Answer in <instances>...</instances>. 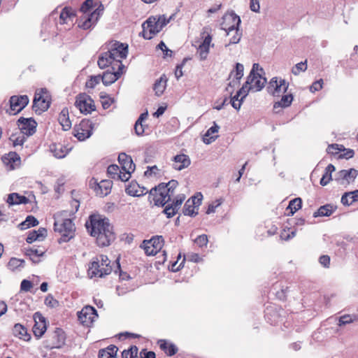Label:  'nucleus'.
I'll return each mask as SVG.
<instances>
[{
  "label": "nucleus",
  "mask_w": 358,
  "mask_h": 358,
  "mask_svg": "<svg viewBox=\"0 0 358 358\" xmlns=\"http://www.w3.org/2000/svg\"><path fill=\"white\" fill-rule=\"evenodd\" d=\"M244 66L242 64L236 63L235 71H233L230 73L229 78L235 73V79L236 81L233 80L234 86L239 82V80L242 78L243 76Z\"/></svg>",
  "instance_id": "obj_44"
},
{
  "label": "nucleus",
  "mask_w": 358,
  "mask_h": 358,
  "mask_svg": "<svg viewBox=\"0 0 358 358\" xmlns=\"http://www.w3.org/2000/svg\"><path fill=\"white\" fill-rule=\"evenodd\" d=\"M118 162L121 165L122 170H128L129 171H134L135 164L131 157L125 153H120L118 156Z\"/></svg>",
  "instance_id": "obj_24"
},
{
  "label": "nucleus",
  "mask_w": 358,
  "mask_h": 358,
  "mask_svg": "<svg viewBox=\"0 0 358 358\" xmlns=\"http://www.w3.org/2000/svg\"><path fill=\"white\" fill-rule=\"evenodd\" d=\"M293 101V96L292 94H286L282 96L281 99L276 102L273 108L275 110L277 108H286L290 106Z\"/></svg>",
  "instance_id": "obj_40"
},
{
  "label": "nucleus",
  "mask_w": 358,
  "mask_h": 358,
  "mask_svg": "<svg viewBox=\"0 0 358 358\" xmlns=\"http://www.w3.org/2000/svg\"><path fill=\"white\" fill-rule=\"evenodd\" d=\"M54 230L59 233L62 236L59 243H66L75 236L76 227L69 218H62V213L54 215Z\"/></svg>",
  "instance_id": "obj_2"
},
{
  "label": "nucleus",
  "mask_w": 358,
  "mask_h": 358,
  "mask_svg": "<svg viewBox=\"0 0 358 358\" xmlns=\"http://www.w3.org/2000/svg\"><path fill=\"white\" fill-rule=\"evenodd\" d=\"M66 336L64 331L60 328H56L52 335V341H47L45 348L50 350L61 348L65 344Z\"/></svg>",
  "instance_id": "obj_16"
},
{
  "label": "nucleus",
  "mask_w": 358,
  "mask_h": 358,
  "mask_svg": "<svg viewBox=\"0 0 358 358\" xmlns=\"http://www.w3.org/2000/svg\"><path fill=\"white\" fill-rule=\"evenodd\" d=\"M150 193L154 196L155 205L164 206L171 201V198L174 196L175 190L165 188L163 186V183H160L157 187L151 189Z\"/></svg>",
  "instance_id": "obj_6"
},
{
  "label": "nucleus",
  "mask_w": 358,
  "mask_h": 358,
  "mask_svg": "<svg viewBox=\"0 0 358 358\" xmlns=\"http://www.w3.org/2000/svg\"><path fill=\"white\" fill-rule=\"evenodd\" d=\"M191 160L188 155L185 154L177 155L173 157V167L178 171H181L188 167Z\"/></svg>",
  "instance_id": "obj_22"
},
{
  "label": "nucleus",
  "mask_w": 358,
  "mask_h": 358,
  "mask_svg": "<svg viewBox=\"0 0 358 358\" xmlns=\"http://www.w3.org/2000/svg\"><path fill=\"white\" fill-rule=\"evenodd\" d=\"M94 191L97 195L100 196H107L112 187V181L109 180H102L99 182L94 181Z\"/></svg>",
  "instance_id": "obj_20"
},
{
  "label": "nucleus",
  "mask_w": 358,
  "mask_h": 358,
  "mask_svg": "<svg viewBox=\"0 0 358 358\" xmlns=\"http://www.w3.org/2000/svg\"><path fill=\"white\" fill-rule=\"evenodd\" d=\"M44 254V250L41 248H36L34 247H29L25 249V255L29 256L30 259L34 263H37L39 262V257L43 256Z\"/></svg>",
  "instance_id": "obj_29"
},
{
  "label": "nucleus",
  "mask_w": 358,
  "mask_h": 358,
  "mask_svg": "<svg viewBox=\"0 0 358 358\" xmlns=\"http://www.w3.org/2000/svg\"><path fill=\"white\" fill-rule=\"evenodd\" d=\"M92 123L89 120H82L79 124L74 127V136L79 141H85L92 134Z\"/></svg>",
  "instance_id": "obj_13"
},
{
  "label": "nucleus",
  "mask_w": 358,
  "mask_h": 358,
  "mask_svg": "<svg viewBox=\"0 0 358 358\" xmlns=\"http://www.w3.org/2000/svg\"><path fill=\"white\" fill-rule=\"evenodd\" d=\"M323 80L320 79L315 82H314L310 87V90L312 92H315L316 91H319L322 88Z\"/></svg>",
  "instance_id": "obj_61"
},
{
  "label": "nucleus",
  "mask_w": 358,
  "mask_h": 358,
  "mask_svg": "<svg viewBox=\"0 0 358 358\" xmlns=\"http://www.w3.org/2000/svg\"><path fill=\"white\" fill-rule=\"evenodd\" d=\"M337 176L338 178L336 180H342L345 181L347 184H350L355 181L358 176V171L355 169H343L338 171ZM341 184H344V182H342Z\"/></svg>",
  "instance_id": "obj_21"
},
{
  "label": "nucleus",
  "mask_w": 358,
  "mask_h": 358,
  "mask_svg": "<svg viewBox=\"0 0 358 358\" xmlns=\"http://www.w3.org/2000/svg\"><path fill=\"white\" fill-rule=\"evenodd\" d=\"M58 120L64 131H68L71 127V122L69 117V110L64 108L59 115Z\"/></svg>",
  "instance_id": "obj_30"
},
{
  "label": "nucleus",
  "mask_w": 358,
  "mask_h": 358,
  "mask_svg": "<svg viewBox=\"0 0 358 358\" xmlns=\"http://www.w3.org/2000/svg\"><path fill=\"white\" fill-rule=\"evenodd\" d=\"M3 162L9 170H13L20 166L21 159L16 152H10L2 157Z\"/></svg>",
  "instance_id": "obj_19"
},
{
  "label": "nucleus",
  "mask_w": 358,
  "mask_h": 358,
  "mask_svg": "<svg viewBox=\"0 0 358 358\" xmlns=\"http://www.w3.org/2000/svg\"><path fill=\"white\" fill-rule=\"evenodd\" d=\"M252 78V80L249 83L247 82V84H249L254 91H260L264 87L265 83H266V79L262 77L260 73L255 74L254 78Z\"/></svg>",
  "instance_id": "obj_26"
},
{
  "label": "nucleus",
  "mask_w": 358,
  "mask_h": 358,
  "mask_svg": "<svg viewBox=\"0 0 358 358\" xmlns=\"http://www.w3.org/2000/svg\"><path fill=\"white\" fill-rule=\"evenodd\" d=\"M123 171H124V172H122L121 171L119 172V174L117 175L116 178L117 180H120L121 181L126 182L130 178L131 173L133 171H129L128 170H123Z\"/></svg>",
  "instance_id": "obj_59"
},
{
  "label": "nucleus",
  "mask_w": 358,
  "mask_h": 358,
  "mask_svg": "<svg viewBox=\"0 0 358 358\" xmlns=\"http://www.w3.org/2000/svg\"><path fill=\"white\" fill-rule=\"evenodd\" d=\"M115 62L117 63L119 69H122L124 65L122 60L125 59L128 53V45L118 41H112L109 44V48L107 51Z\"/></svg>",
  "instance_id": "obj_5"
},
{
  "label": "nucleus",
  "mask_w": 358,
  "mask_h": 358,
  "mask_svg": "<svg viewBox=\"0 0 358 358\" xmlns=\"http://www.w3.org/2000/svg\"><path fill=\"white\" fill-rule=\"evenodd\" d=\"M201 38H203V42L201 44L210 48L212 41V36L209 27H205L203 28Z\"/></svg>",
  "instance_id": "obj_46"
},
{
  "label": "nucleus",
  "mask_w": 358,
  "mask_h": 358,
  "mask_svg": "<svg viewBox=\"0 0 358 358\" xmlns=\"http://www.w3.org/2000/svg\"><path fill=\"white\" fill-rule=\"evenodd\" d=\"M195 206H194L189 200H187L183 207V213L185 215L194 216L197 214V212L194 211Z\"/></svg>",
  "instance_id": "obj_47"
},
{
  "label": "nucleus",
  "mask_w": 358,
  "mask_h": 358,
  "mask_svg": "<svg viewBox=\"0 0 358 358\" xmlns=\"http://www.w3.org/2000/svg\"><path fill=\"white\" fill-rule=\"evenodd\" d=\"M51 152L53 153V155L58 159L64 157L68 152L67 150L61 144L53 145L51 148Z\"/></svg>",
  "instance_id": "obj_43"
},
{
  "label": "nucleus",
  "mask_w": 358,
  "mask_h": 358,
  "mask_svg": "<svg viewBox=\"0 0 358 358\" xmlns=\"http://www.w3.org/2000/svg\"><path fill=\"white\" fill-rule=\"evenodd\" d=\"M99 17V13L94 10L90 14L81 17L78 26L83 29H89L96 24Z\"/></svg>",
  "instance_id": "obj_17"
},
{
  "label": "nucleus",
  "mask_w": 358,
  "mask_h": 358,
  "mask_svg": "<svg viewBox=\"0 0 358 358\" xmlns=\"http://www.w3.org/2000/svg\"><path fill=\"white\" fill-rule=\"evenodd\" d=\"M177 211L178 210L176 208V207L171 204L166 206L163 210L168 218L173 217L176 214Z\"/></svg>",
  "instance_id": "obj_56"
},
{
  "label": "nucleus",
  "mask_w": 358,
  "mask_h": 358,
  "mask_svg": "<svg viewBox=\"0 0 358 358\" xmlns=\"http://www.w3.org/2000/svg\"><path fill=\"white\" fill-rule=\"evenodd\" d=\"M164 245V238L162 236H156L150 240L143 241L141 247L147 255H155Z\"/></svg>",
  "instance_id": "obj_8"
},
{
  "label": "nucleus",
  "mask_w": 358,
  "mask_h": 358,
  "mask_svg": "<svg viewBox=\"0 0 358 358\" xmlns=\"http://www.w3.org/2000/svg\"><path fill=\"white\" fill-rule=\"evenodd\" d=\"M93 6V1L92 0H85L81 7H80V11L83 13V15H87L88 12L90 11Z\"/></svg>",
  "instance_id": "obj_55"
},
{
  "label": "nucleus",
  "mask_w": 358,
  "mask_h": 358,
  "mask_svg": "<svg viewBox=\"0 0 358 358\" xmlns=\"http://www.w3.org/2000/svg\"><path fill=\"white\" fill-rule=\"evenodd\" d=\"M219 129L220 127L214 122L213 126L210 127L205 134L203 142L206 144H210L214 141L218 137L217 134L218 133Z\"/></svg>",
  "instance_id": "obj_28"
},
{
  "label": "nucleus",
  "mask_w": 358,
  "mask_h": 358,
  "mask_svg": "<svg viewBox=\"0 0 358 358\" xmlns=\"http://www.w3.org/2000/svg\"><path fill=\"white\" fill-rule=\"evenodd\" d=\"M185 199V196L184 194H179L173 200L171 205H173L177 210H178Z\"/></svg>",
  "instance_id": "obj_60"
},
{
  "label": "nucleus",
  "mask_w": 358,
  "mask_h": 358,
  "mask_svg": "<svg viewBox=\"0 0 358 358\" xmlns=\"http://www.w3.org/2000/svg\"><path fill=\"white\" fill-rule=\"evenodd\" d=\"M126 193L132 196H141L147 193L145 188L140 187L136 182H131L125 189Z\"/></svg>",
  "instance_id": "obj_25"
},
{
  "label": "nucleus",
  "mask_w": 358,
  "mask_h": 358,
  "mask_svg": "<svg viewBox=\"0 0 358 358\" xmlns=\"http://www.w3.org/2000/svg\"><path fill=\"white\" fill-rule=\"evenodd\" d=\"M33 285L31 281L28 280H23L21 282L20 289L24 292H29L32 288Z\"/></svg>",
  "instance_id": "obj_62"
},
{
  "label": "nucleus",
  "mask_w": 358,
  "mask_h": 358,
  "mask_svg": "<svg viewBox=\"0 0 358 358\" xmlns=\"http://www.w3.org/2000/svg\"><path fill=\"white\" fill-rule=\"evenodd\" d=\"M335 171V167L333 164H329L325 169V172L320 179V185L322 186H326L330 180H331V173Z\"/></svg>",
  "instance_id": "obj_37"
},
{
  "label": "nucleus",
  "mask_w": 358,
  "mask_h": 358,
  "mask_svg": "<svg viewBox=\"0 0 358 358\" xmlns=\"http://www.w3.org/2000/svg\"><path fill=\"white\" fill-rule=\"evenodd\" d=\"M302 201L301 198H295L289 203L287 210H290L288 215H293L295 212L301 208Z\"/></svg>",
  "instance_id": "obj_42"
},
{
  "label": "nucleus",
  "mask_w": 358,
  "mask_h": 358,
  "mask_svg": "<svg viewBox=\"0 0 358 358\" xmlns=\"http://www.w3.org/2000/svg\"><path fill=\"white\" fill-rule=\"evenodd\" d=\"M250 90H253V89L250 87V85H249V84H247L246 81L245 84L243 85V87L237 92V94H236L237 99L239 96H241V101H243V99L248 95Z\"/></svg>",
  "instance_id": "obj_48"
},
{
  "label": "nucleus",
  "mask_w": 358,
  "mask_h": 358,
  "mask_svg": "<svg viewBox=\"0 0 358 358\" xmlns=\"http://www.w3.org/2000/svg\"><path fill=\"white\" fill-rule=\"evenodd\" d=\"M134 129L135 132L138 136L143 135L145 129L144 126L142 122H139L138 121H136L134 125Z\"/></svg>",
  "instance_id": "obj_64"
},
{
  "label": "nucleus",
  "mask_w": 358,
  "mask_h": 358,
  "mask_svg": "<svg viewBox=\"0 0 358 358\" xmlns=\"http://www.w3.org/2000/svg\"><path fill=\"white\" fill-rule=\"evenodd\" d=\"M13 334L15 337L28 341L31 338V336L27 333V329L20 324H15L13 329Z\"/></svg>",
  "instance_id": "obj_27"
},
{
  "label": "nucleus",
  "mask_w": 358,
  "mask_h": 358,
  "mask_svg": "<svg viewBox=\"0 0 358 358\" xmlns=\"http://www.w3.org/2000/svg\"><path fill=\"white\" fill-rule=\"evenodd\" d=\"M224 20V27L223 29L227 31V35L232 34L229 42L225 44V47L227 48L231 44L238 43L241 38L242 33L239 30L241 19L236 14L231 13L226 15Z\"/></svg>",
  "instance_id": "obj_3"
},
{
  "label": "nucleus",
  "mask_w": 358,
  "mask_h": 358,
  "mask_svg": "<svg viewBox=\"0 0 358 358\" xmlns=\"http://www.w3.org/2000/svg\"><path fill=\"white\" fill-rule=\"evenodd\" d=\"M24 263L25 262L23 259L13 257L10 259L8 264V267L12 271H15L23 268L24 266Z\"/></svg>",
  "instance_id": "obj_45"
},
{
  "label": "nucleus",
  "mask_w": 358,
  "mask_h": 358,
  "mask_svg": "<svg viewBox=\"0 0 358 358\" xmlns=\"http://www.w3.org/2000/svg\"><path fill=\"white\" fill-rule=\"evenodd\" d=\"M29 202V199L24 196L18 194L17 193H11L8 195L7 203L10 205H16L24 203L26 204Z\"/></svg>",
  "instance_id": "obj_34"
},
{
  "label": "nucleus",
  "mask_w": 358,
  "mask_h": 358,
  "mask_svg": "<svg viewBox=\"0 0 358 358\" xmlns=\"http://www.w3.org/2000/svg\"><path fill=\"white\" fill-rule=\"evenodd\" d=\"M101 80V76H90V79L86 82V87L87 88L93 89L95 87L96 85H98L100 83V80Z\"/></svg>",
  "instance_id": "obj_50"
},
{
  "label": "nucleus",
  "mask_w": 358,
  "mask_h": 358,
  "mask_svg": "<svg viewBox=\"0 0 358 358\" xmlns=\"http://www.w3.org/2000/svg\"><path fill=\"white\" fill-rule=\"evenodd\" d=\"M34 318L35 324L33 327V332L35 336L40 338L44 334L47 329L45 319L38 313L34 314Z\"/></svg>",
  "instance_id": "obj_18"
},
{
  "label": "nucleus",
  "mask_w": 358,
  "mask_h": 358,
  "mask_svg": "<svg viewBox=\"0 0 358 358\" xmlns=\"http://www.w3.org/2000/svg\"><path fill=\"white\" fill-rule=\"evenodd\" d=\"M288 88V83L284 79L273 78L267 87L268 92L273 96H279L280 93H285Z\"/></svg>",
  "instance_id": "obj_14"
},
{
  "label": "nucleus",
  "mask_w": 358,
  "mask_h": 358,
  "mask_svg": "<svg viewBox=\"0 0 358 358\" xmlns=\"http://www.w3.org/2000/svg\"><path fill=\"white\" fill-rule=\"evenodd\" d=\"M118 348L115 345H110L99 352V358H115Z\"/></svg>",
  "instance_id": "obj_31"
},
{
  "label": "nucleus",
  "mask_w": 358,
  "mask_h": 358,
  "mask_svg": "<svg viewBox=\"0 0 358 358\" xmlns=\"http://www.w3.org/2000/svg\"><path fill=\"white\" fill-rule=\"evenodd\" d=\"M38 224V221L37 219L32 215H29L24 222L19 224V227L21 230H25L31 227H35Z\"/></svg>",
  "instance_id": "obj_41"
},
{
  "label": "nucleus",
  "mask_w": 358,
  "mask_h": 358,
  "mask_svg": "<svg viewBox=\"0 0 358 358\" xmlns=\"http://www.w3.org/2000/svg\"><path fill=\"white\" fill-rule=\"evenodd\" d=\"M307 69V63H306V61H305L304 62H299L298 64H296L292 69V73L295 75V76H297L299 75L301 72H303L305 71Z\"/></svg>",
  "instance_id": "obj_49"
},
{
  "label": "nucleus",
  "mask_w": 358,
  "mask_h": 358,
  "mask_svg": "<svg viewBox=\"0 0 358 358\" xmlns=\"http://www.w3.org/2000/svg\"><path fill=\"white\" fill-rule=\"evenodd\" d=\"M166 82L167 80L164 75L156 80L153 86V90L157 96H159L164 93L166 87Z\"/></svg>",
  "instance_id": "obj_33"
},
{
  "label": "nucleus",
  "mask_w": 358,
  "mask_h": 358,
  "mask_svg": "<svg viewBox=\"0 0 358 358\" xmlns=\"http://www.w3.org/2000/svg\"><path fill=\"white\" fill-rule=\"evenodd\" d=\"M75 15H76L72 8L67 7L63 8L59 16L60 23H68V20H72V18H73Z\"/></svg>",
  "instance_id": "obj_39"
},
{
  "label": "nucleus",
  "mask_w": 358,
  "mask_h": 358,
  "mask_svg": "<svg viewBox=\"0 0 358 358\" xmlns=\"http://www.w3.org/2000/svg\"><path fill=\"white\" fill-rule=\"evenodd\" d=\"M78 320L84 326L90 327L98 317L96 310L90 306H86L78 313Z\"/></svg>",
  "instance_id": "obj_12"
},
{
  "label": "nucleus",
  "mask_w": 358,
  "mask_h": 358,
  "mask_svg": "<svg viewBox=\"0 0 358 358\" xmlns=\"http://www.w3.org/2000/svg\"><path fill=\"white\" fill-rule=\"evenodd\" d=\"M120 171V167L116 164L110 165L107 169V173L111 178L115 179Z\"/></svg>",
  "instance_id": "obj_53"
},
{
  "label": "nucleus",
  "mask_w": 358,
  "mask_h": 358,
  "mask_svg": "<svg viewBox=\"0 0 358 358\" xmlns=\"http://www.w3.org/2000/svg\"><path fill=\"white\" fill-rule=\"evenodd\" d=\"M10 107L6 109L9 115H16L20 113L29 103L27 95L12 96L9 100Z\"/></svg>",
  "instance_id": "obj_11"
},
{
  "label": "nucleus",
  "mask_w": 358,
  "mask_h": 358,
  "mask_svg": "<svg viewBox=\"0 0 358 358\" xmlns=\"http://www.w3.org/2000/svg\"><path fill=\"white\" fill-rule=\"evenodd\" d=\"M85 226L90 235L96 238V243L101 247L109 245L115 239L113 227L108 219L91 215L90 221L86 222Z\"/></svg>",
  "instance_id": "obj_1"
},
{
  "label": "nucleus",
  "mask_w": 358,
  "mask_h": 358,
  "mask_svg": "<svg viewBox=\"0 0 358 358\" xmlns=\"http://www.w3.org/2000/svg\"><path fill=\"white\" fill-rule=\"evenodd\" d=\"M264 70L262 67L259 66V65L258 64H254L253 66H252V69L249 74V76H248V83L249 82H251V80H252V78H254V75L255 74H259L260 73L259 72H263Z\"/></svg>",
  "instance_id": "obj_54"
},
{
  "label": "nucleus",
  "mask_w": 358,
  "mask_h": 358,
  "mask_svg": "<svg viewBox=\"0 0 358 358\" xmlns=\"http://www.w3.org/2000/svg\"><path fill=\"white\" fill-rule=\"evenodd\" d=\"M75 106L84 114L91 113L96 109L94 101L86 94H80L77 96Z\"/></svg>",
  "instance_id": "obj_10"
},
{
  "label": "nucleus",
  "mask_w": 358,
  "mask_h": 358,
  "mask_svg": "<svg viewBox=\"0 0 358 358\" xmlns=\"http://www.w3.org/2000/svg\"><path fill=\"white\" fill-rule=\"evenodd\" d=\"M209 47L200 44L198 49L197 53L199 55L201 60H204L207 58L209 53Z\"/></svg>",
  "instance_id": "obj_52"
},
{
  "label": "nucleus",
  "mask_w": 358,
  "mask_h": 358,
  "mask_svg": "<svg viewBox=\"0 0 358 358\" xmlns=\"http://www.w3.org/2000/svg\"><path fill=\"white\" fill-rule=\"evenodd\" d=\"M45 304L50 308H55L59 305V302L52 295L49 294L45 299Z\"/></svg>",
  "instance_id": "obj_57"
},
{
  "label": "nucleus",
  "mask_w": 358,
  "mask_h": 358,
  "mask_svg": "<svg viewBox=\"0 0 358 358\" xmlns=\"http://www.w3.org/2000/svg\"><path fill=\"white\" fill-rule=\"evenodd\" d=\"M357 320L356 315H345L340 317L338 320V325L342 326Z\"/></svg>",
  "instance_id": "obj_51"
},
{
  "label": "nucleus",
  "mask_w": 358,
  "mask_h": 358,
  "mask_svg": "<svg viewBox=\"0 0 358 358\" xmlns=\"http://www.w3.org/2000/svg\"><path fill=\"white\" fill-rule=\"evenodd\" d=\"M143 36L145 39H151L162 30V25L157 22L156 17H149L143 24Z\"/></svg>",
  "instance_id": "obj_9"
},
{
  "label": "nucleus",
  "mask_w": 358,
  "mask_h": 358,
  "mask_svg": "<svg viewBox=\"0 0 358 358\" xmlns=\"http://www.w3.org/2000/svg\"><path fill=\"white\" fill-rule=\"evenodd\" d=\"M50 105V96L46 89H40L35 93L33 108L40 113L47 110Z\"/></svg>",
  "instance_id": "obj_7"
},
{
  "label": "nucleus",
  "mask_w": 358,
  "mask_h": 358,
  "mask_svg": "<svg viewBox=\"0 0 358 358\" xmlns=\"http://www.w3.org/2000/svg\"><path fill=\"white\" fill-rule=\"evenodd\" d=\"M36 124L35 120L31 118L20 117L17 120L18 131L29 137L36 132Z\"/></svg>",
  "instance_id": "obj_15"
},
{
  "label": "nucleus",
  "mask_w": 358,
  "mask_h": 358,
  "mask_svg": "<svg viewBox=\"0 0 358 358\" xmlns=\"http://www.w3.org/2000/svg\"><path fill=\"white\" fill-rule=\"evenodd\" d=\"M208 241V236L206 234L200 235L194 240L195 243L200 248L206 246Z\"/></svg>",
  "instance_id": "obj_58"
},
{
  "label": "nucleus",
  "mask_w": 358,
  "mask_h": 358,
  "mask_svg": "<svg viewBox=\"0 0 358 358\" xmlns=\"http://www.w3.org/2000/svg\"><path fill=\"white\" fill-rule=\"evenodd\" d=\"M101 103L104 109L108 108L113 103V99L110 96H101Z\"/></svg>",
  "instance_id": "obj_63"
},
{
  "label": "nucleus",
  "mask_w": 358,
  "mask_h": 358,
  "mask_svg": "<svg viewBox=\"0 0 358 358\" xmlns=\"http://www.w3.org/2000/svg\"><path fill=\"white\" fill-rule=\"evenodd\" d=\"M335 210L334 206L331 204L324 205L320 206L319 209L313 213V217H323V216H330L333 212Z\"/></svg>",
  "instance_id": "obj_35"
},
{
  "label": "nucleus",
  "mask_w": 358,
  "mask_h": 358,
  "mask_svg": "<svg viewBox=\"0 0 358 358\" xmlns=\"http://www.w3.org/2000/svg\"><path fill=\"white\" fill-rule=\"evenodd\" d=\"M27 138L26 135L22 134V132L17 131L10 135L9 140L12 142L13 146L16 147L17 145L22 146Z\"/></svg>",
  "instance_id": "obj_38"
},
{
  "label": "nucleus",
  "mask_w": 358,
  "mask_h": 358,
  "mask_svg": "<svg viewBox=\"0 0 358 358\" xmlns=\"http://www.w3.org/2000/svg\"><path fill=\"white\" fill-rule=\"evenodd\" d=\"M110 260L106 255H101L94 260L88 269V274L92 277L102 278L108 275L112 271Z\"/></svg>",
  "instance_id": "obj_4"
},
{
  "label": "nucleus",
  "mask_w": 358,
  "mask_h": 358,
  "mask_svg": "<svg viewBox=\"0 0 358 358\" xmlns=\"http://www.w3.org/2000/svg\"><path fill=\"white\" fill-rule=\"evenodd\" d=\"M115 61L113 59L111 56L108 52L102 53L98 59L97 64L100 69H104L108 67L110 64H112Z\"/></svg>",
  "instance_id": "obj_36"
},
{
  "label": "nucleus",
  "mask_w": 358,
  "mask_h": 358,
  "mask_svg": "<svg viewBox=\"0 0 358 358\" xmlns=\"http://www.w3.org/2000/svg\"><path fill=\"white\" fill-rule=\"evenodd\" d=\"M358 201V189L345 192L341 197V203L345 206H350Z\"/></svg>",
  "instance_id": "obj_32"
},
{
  "label": "nucleus",
  "mask_w": 358,
  "mask_h": 358,
  "mask_svg": "<svg viewBox=\"0 0 358 358\" xmlns=\"http://www.w3.org/2000/svg\"><path fill=\"white\" fill-rule=\"evenodd\" d=\"M114 67H112L113 71H106L103 73L102 76H101V78L102 80V83L104 85H110L115 83L120 76L122 71H120L121 69H118L117 71H114Z\"/></svg>",
  "instance_id": "obj_23"
}]
</instances>
